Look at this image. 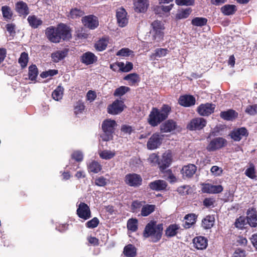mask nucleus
Wrapping results in <instances>:
<instances>
[{
	"label": "nucleus",
	"instance_id": "6ab92c4d",
	"mask_svg": "<svg viewBox=\"0 0 257 257\" xmlns=\"http://www.w3.org/2000/svg\"><path fill=\"white\" fill-rule=\"evenodd\" d=\"M196 100L195 97L190 95H185L180 97L179 103L181 105L185 107H190L194 105Z\"/></svg>",
	"mask_w": 257,
	"mask_h": 257
},
{
	"label": "nucleus",
	"instance_id": "e433bc0d",
	"mask_svg": "<svg viewBox=\"0 0 257 257\" xmlns=\"http://www.w3.org/2000/svg\"><path fill=\"white\" fill-rule=\"evenodd\" d=\"M63 91L64 89L62 87L58 86L52 94L53 98L56 101L61 99L63 95Z\"/></svg>",
	"mask_w": 257,
	"mask_h": 257
},
{
	"label": "nucleus",
	"instance_id": "473e14b6",
	"mask_svg": "<svg viewBox=\"0 0 257 257\" xmlns=\"http://www.w3.org/2000/svg\"><path fill=\"white\" fill-rule=\"evenodd\" d=\"M197 216L195 214H189L185 216V223L184 225V227L189 228L196 222Z\"/></svg>",
	"mask_w": 257,
	"mask_h": 257
},
{
	"label": "nucleus",
	"instance_id": "20e7f679",
	"mask_svg": "<svg viewBox=\"0 0 257 257\" xmlns=\"http://www.w3.org/2000/svg\"><path fill=\"white\" fill-rule=\"evenodd\" d=\"M152 27L150 34L152 39L158 42H160L164 37L163 25L161 22L157 20L152 23Z\"/></svg>",
	"mask_w": 257,
	"mask_h": 257
},
{
	"label": "nucleus",
	"instance_id": "0eeeda50",
	"mask_svg": "<svg viewBox=\"0 0 257 257\" xmlns=\"http://www.w3.org/2000/svg\"><path fill=\"white\" fill-rule=\"evenodd\" d=\"M163 136L158 133L154 134L147 142V148L149 150H155L158 148L162 143Z\"/></svg>",
	"mask_w": 257,
	"mask_h": 257
},
{
	"label": "nucleus",
	"instance_id": "e2e57ef3",
	"mask_svg": "<svg viewBox=\"0 0 257 257\" xmlns=\"http://www.w3.org/2000/svg\"><path fill=\"white\" fill-rule=\"evenodd\" d=\"M210 171L213 174L216 176L220 175L222 172V169L216 166H212Z\"/></svg>",
	"mask_w": 257,
	"mask_h": 257
},
{
	"label": "nucleus",
	"instance_id": "39448f33",
	"mask_svg": "<svg viewBox=\"0 0 257 257\" xmlns=\"http://www.w3.org/2000/svg\"><path fill=\"white\" fill-rule=\"evenodd\" d=\"M116 125L117 124L114 120L107 119L103 121L102 128L106 135L104 138H103V140L107 141L110 139L111 135L114 132Z\"/></svg>",
	"mask_w": 257,
	"mask_h": 257
},
{
	"label": "nucleus",
	"instance_id": "f03ea898",
	"mask_svg": "<svg viewBox=\"0 0 257 257\" xmlns=\"http://www.w3.org/2000/svg\"><path fill=\"white\" fill-rule=\"evenodd\" d=\"M170 110L171 107L168 105H164L161 109L153 108L149 116V123L153 126L158 125L167 118Z\"/></svg>",
	"mask_w": 257,
	"mask_h": 257
},
{
	"label": "nucleus",
	"instance_id": "6e6d98bb",
	"mask_svg": "<svg viewBox=\"0 0 257 257\" xmlns=\"http://www.w3.org/2000/svg\"><path fill=\"white\" fill-rule=\"evenodd\" d=\"M58 73V70H49L48 71L43 72L40 76L42 78H47L49 76H53L56 75Z\"/></svg>",
	"mask_w": 257,
	"mask_h": 257
},
{
	"label": "nucleus",
	"instance_id": "338daca9",
	"mask_svg": "<svg viewBox=\"0 0 257 257\" xmlns=\"http://www.w3.org/2000/svg\"><path fill=\"white\" fill-rule=\"evenodd\" d=\"M121 131L126 134H131L133 131L132 126L127 125H123L121 126Z\"/></svg>",
	"mask_w": 257,
	"mask_h": 257
},
{
	"label": "nucleus",
	"instance_id": "7ed1b4c3",
	"mask_svg": "<svg viewBox=\"0 0 257 257\" xmlns=\"http://www.w3.org/2000/svg\"><path fill=\"white\" fill-rule=\"evenodd\" d=\"M163 229L162 224H157L155 222H150L145 227L144 236L150 237L153 242H156L161 238Z\"/></svg>",
	"mask_w": 257,
	"mask_h": 257
},
{
	"label": "nucleus",
	"instance_id": "09e8293b",
	"mask_svg": "<svg viewBox=\"0 0 257 257\" xmlns=\"http://www.w3.org/2000/svg\"><path fill=\"white\" fill-rule=\"evenodd\" d=\"M130 90V88L126 86H120L116 89L114 91V95L117 96H120L124 94L126 92Z\"/></svg>",
	"mask_w": 257,
	"mask_h": 257
},
{
	"label": "nucleus",
	"instance_id": "bb28decb",
	"mask_svg": "<svg viewBox=\"0 0 257 257\" xmlns=\"http://www.w3.org/2000/svg\"><path fill=\"white\" fill-rule=\"evenodd\" d=\"M238 113L232 109H229L226 111H222L220 113V117L227 120H232L237 116Z\"/></svg>",
	"mask_w": 257,
	"mask_h": 257
},
{
	"label": "nucleus",
	"instance_id": "f704fd0d",
	"mask_svg": "<svg viewBox=\"0 0 257 257\" xmlns=\"http://www.w3.org/2000/svg\"><path fill=\"white\" fill-rule=\"evenodd\" d=\"M124 254L128 257H134L136 255V249L132 244H128L125 246L123 250Z\"/></svg>",
	"mask_w": 257,
	"mask_h": 257
},
{
	"label": "nucleus",
	"instance_id": "f8f14e48",
	"mask_svg": "<svg viewBox=\"0 0 257 257\" xmlns=\"http://www.w3.org/2000/svg\"><path fill=\"white\" fill-rule=\"evenodd\" d=\"M123 106V101L116 100L112 104L108 106L107 111L109 113L113 115L117 114L122 111Z\"/></svg>",
	"mask_w": 257,
	"mask_h": 257
},
{
	"label": "nucleus",
	"instance_id": "79ce46f5",
	"mask_svg": "<svg viewBox=\"0 0 257 257\" xmlns=\"http://www.w3.org/2000/svg\"><path fill=\"white\" fill-rule=\"evenodd\" d=\"M84 14V12L80 9L74 8L72 9L68 16L69 18L72 19H77L82 16Z\"/></svg>",
	"mask_w": 257,
	"mask_h": 257
},
{
	"label": "nucleus",
	"instance_id": "c9c22d12",
	"mask_svg": "<svg viewBox=\"0 0 257 257\" xmlns=\"http://www.w3.org/2000/svg\"><path fill=\"white\" fill-rule=\"evenodd\" d=\"M100 157L104 160H109L113 158L115 155L114 151L104 150L99 153Z\"/></svg>",
	"mask_w": 257,
	"mask_h": 257
},
{
	"label": "nucleus",
	"instance_id": "f257e3e1",
	"mask_svg": "<svg viewBox=\"0 0 257 257\" xmlns=\"http://www.w3.org/2000/svg\"><path fill=\"white\" fill-rule=\"evenodd\" d=\"M46 35L52 43H59L61 39L68 40L71 38L70 30L66 25L61 24L57 28L50 27L46 30Z\"/></svg>",
	"mask_w": 257,
	"mask_h": 257
},
{
	"label": "nucleus",
	"instance_id": "72a5a7b5",
	"mask_svg": "<svg viewBox=\"0 0 257 257\" xmlns=\"http://www.w3.org/2000/svg\"><path fill=\"white\" fill-rule=\"evenodd\" d=\"M108 40L107 38H102L98 41L95 45V49L102 51L105 50L108 45Z\"/></svg>",
	"mask_w": 257,
	"mask_h": 257
},
{
	"label": "nucleus",
	"instance_id": "cd10ccee",
	"mask_svg": "<svg viewBox=\"0 0 257 257\" xmlns=\"http://www.w3.org/2000/svg\"><path fill=\"white\" fill-rule=\"evenodd\" d=\"M236 10V7L234 5H225L221 8V12L225 16L233 15Z\"/></svg>",
	"mask_w": 257,
	"mask_h": 257
},
{
	"label": "nucleus",
	"instance_id": "ea45409f",
	"mask_svg": "<svg viewBox=\"0 0 257 257\" xmlns=\"http://www.w3.org/2000/svg\"><path fill=\"white\" fill-rule=\"evenodd\" d=\"M154 205H146L144 206L141 210V215L143 216H147L152 213L155 209Z\"/></svg>",
	"mask_w": 257,
	"mask_h": 257
},
{
	"label": "nucleus",
	"instance_id": "774afa93",
	"mask_svg": "<svg viewBox=\"0 0 257 257\" xmlns=\"http://www.w3.org/2000/svg\"><path fill=\"white\" fill-rule=\"evenodd\" d=\"M245 255L244 250L238 248L235 251L233 257H245Z\"/></svg>",
	"mask_w": 257,
	"mask_h": 257
},
{
	"label": "nucleus",
	"instance_id": "37998d69",
	"mask_svg": "<svg viewBox=\"0 0 257 257\" xmlns=\"http://www.w3.org/2000/svg\"><path fill=\"white\" fill-rule=\"evenodd\" d=\"M191 12V8L182 9L176 15L178 19H186L189 17Z\"/></svg>",
	"mask_w": 257,
	"mask_h": 257
},
{
	"label": "nucleus",
	"instance_id": "4be33fe9",
	"mask_svg": "<svg viewBox=\"0 0 257 257\" xmlns=\"http://www.w3.org/2000/svg\"><path fill=\"white\" fill-rule=\"evenodd\" d=\"M247 222L249 225L253 227L257 226V214L254 209H249L247 212Z\"/></svg>",
	"mask_w": 257,
	"mask_h": 257
},
{
	"label": "nucleus",
	"instance_id": "a19ab883",
	"mask_svg": "<svg viewBox=\"0 0 257 257\" xmlns=\"http://www.w3.org/2000/svg\"><path fill=\"white\" fill-rule=\"evenodd\" d=\"M124 79L128 81L130 85H134L140 81L139 77L136 73L128 74L124 77Z\"/></svg>",
	"mask_w": 257,
	"mask_h": 257
},
{
	"label": "nucleus",
	"instance_id": "393cba45",
	"mask_svg": "<svg viewBox=\"0 0 257 257\" xmlns=\"http://www.w3.org/2000/svg\"><path fill=\"white\" fill-rule=\"evenodd\" d=\"M177 128V125L173 120H168L161 125V131L164 133L171 132Z\"/></svg>",
	"mask_w": 257,
	"mask_h": 257
},
{
	"label": "nucleus",
	"instance_id": "bf43d9fd",
	"mask_svg": "<svg viewBox=\"0 0 257 257\" xmlns=\"http://www.w3.org/2000/svg\"><path fill=\"white\" fill-rule=\"evenodd\" d=\"M107 180L103 177L101 176L96 178L95 180V183L99 186H104L107 183Z\"/></svg>",
	"mask_w": 257,
	"mask_h": 257
},
{
	"label": "nucleus",
	"instance_id": "1a4fd4ad",
	"mask_svg": "<svg viewBox=\"0 0 257 257\" xmlns=\"http://www.w3.org/2000/svg\"><path fill=\"white\" fill-rule=\"evenodd\" d=\"M215 107V104L212 103L201 104L198 107L197 111L201 116H208L214 112Z\"/></svg>",
	"mask_w": 257,
	"mask_h": 257
},
{
	"label": "nucleus",
	"instance_id": "69168bd1",
	"mask_svg": "<svg viewBox=\"0 0 257 257\" xmlns=\"http://www.w3.org/2000/svg\"><path fill=\"white\" fill-rule=\"evenodd\" d=\"M87 99L90 102L93 101L96 98V95L95 92L92 90H89L87 93Z\"/></svg>",
	"mask_w": 257,
	"mask_h": 257
},
{
	"label": "nucleus",
	"instance_id": "de8ad7c7",
	"mask_svg": "<svg viewBox=\"0 0 257 257\" xmlns=\"http://www.w3.org/2000/svg\"><path fill=\"white\" fill-rule=\"evenodd\" d=\"M2 11L3 17L7 19H11L12 17V12L11 8L7 6H3L2 8Z\"/></svg>",
	"mask_w": 257,
	"mask_h": 257
},
{
	"label": "nucleus",
	"instance_id": "a211bd4d",
	"mask_svg": "<svg viewBox=\"0 0 257 257\" xmlns=\"http://www.w3.org/2000/svg\"><path fill=\"white\" fill-rule=\"evenodd\" d=\"M127 13L125 10L122 8L118 9L116 11V18L117 23L119 26L124 27L128 23V19L126 17Z\"/></svg>",
	"mask_w": 257,
	"mask_h": 257
},
{
	"label": "nucleus",
	"instance_id": "4d7b16f0",
	"mask_svg": "<svg viewBox=\"0 0 257 257\" xmlns=\"http://www.w3.org/2000/svg\"><path fill=\"white\" fill-rule=\"evenodd\" d=\"M99 223V220L96 217H94L86 223V226L88 228H93L96 227Z\"/></svg>",
	"mask_w": 257,
	"mask_h": 257
},
{
	"label": "nucleus",
	"instance_id": "c85d7f7f",
	"mask_svg": "<svg viewBox=\"0 0 257 257\" xmlns=\"http://www.w3.org/2000/svg\"><path fill=\"white\" fill-rule=\"evenodd\" d=\"M215 218L211 215L206 216L202 220V226L205 229H210L214 225Z\"/></svg>",
	"mask_w": 257,
	"mask_h": 257
},
{
	"label": "nucleus",
	"instance_id": "864d4df0",
	"mask_svg": "<svg viewBox=\"0 0 257 257\" xmlns=\"http://www.w3.org/2000/svg\"><path fill=\"white\" fill-rule=\"evenodd\" d=\"M133 53V52L128 48H122L117 52L116 55L127 57L131 55Z\"/></svg>",
	"mask_w": 257,
	"mask_h": 257
},
{
	"label": "nucleus",
	"instance_id": "5fc2aeb1",
	"mask_svg": "<svg viewBox=\"0 0 257 257\" xmlns=\"http://www.w3.org/2000/svg\"><path fill=\"white\" fill-rule=\"evenodd\" d=\"M176 4L178 6H193L195 3L194 0H175Z\"/></svg>",
	"mask_w": 257,
	"mask_h": 257
},
{
	"label": "nucleus",
	"instance_id": "f3484780",
	"mask_svg": "<svg viewBox=\"0 0 257 257\" xmlns=\"http://www.w3.org/2000/svg\"><path fill=\"white\" fill-rule=\"evenodd\" d=\"M202 191L206 193H218L223 190L221 185H213L209 184H202Z\"/></svg>",
	"mask_w": 257,
	"mask_h": 257
},
{
	"label": "nucleus",
	"instance_id": "c03bdc74",
	"mask_svg": "<svg viewBox=\"0 0 257 257\" xmlns=\"http://www.w3.org/2000/svg\"><path fill=\"white\" fill-rule=\"evenodd\" d=\"M179 227L176 224L170 225L166 230V234L168 236H175L177 233Z\"/></svg>",
	"mask_w": 257,
	"mask_h": 257
},
{
	"label": "nucleus",
	"instance_id": "0e129e2a",
	"mask_svg": "<svg viewBox=\"0 0 257 257\" xmlns=\"http://www.w3.org/2000/svg\"><path fill=\"white\" fill-rule=\"evenodd\" d=\"M245 174L247 176L251 179H253L255 177L254 169L253 167H250L247 169L245 171Z\"/></svg>",
	"mask_w": 257,
	"mask_h": 257
},
{
	"label": "nucleus",
	"instance_id": "5701e85b",
	"mask_svg": "<svg viewBox=\"0 0 257 257\" xmlns=\"http://www.w3.org/2000/svg\"><path fill=\"white\" fill-rule=\"evenodd\" d=\"M97 60V57L95 55L90 52H86L81 56V61L86 65L93 64Z\"/></svg>",
	"mask_w": 257,
	"mask_h": 257
},
{
	"label": "nucleus",
	"instance_id": "ddd939ff",
	"mask_svg": "<svg viewBox=\"0 0 257 257\" xmlns=\"http://www.w3.org/2000/svg\"><path fill=\"white\" fill-rule=\"evenodd\" d=\"M226 142L222 138H217L212 140L207 147V150L210 152L219 149L224 146Z\"/></svg>",
	"mask_w": 257,
	"mask_h": 257
},
{
	"label": "nucleus",
	"instance_id": "13d9d810",
	"mask_svg": "<svg viewBox=\"0 0 257 257\" xmlns=\"http://www.w3.org/2000/svg\"><path fill=\"white\" fill-rule=\"evenodd\" d=\"M71 157L76 161L80 162L83 160V156L81 152L77 151L73 152L71 155Z\"/></svg>",
	"mask_w": 257,
	"mask_h": 257
},
{
	"label": "nucleus",
	"instance_id": "9d476101",
	"mask_svg": "<svg viewBox=\"0 0 257 257\" xmlns=\"http://www.w3.org/2000/svg\"><path fill=\"white\" fill-rule=\"evenodd\" d=\"M82 21L85 27L92 30L96 28L99 25L97 18L93 15H89L83 17Z\"/></svg>",
	"mask_w": 257,
	"mask_h": 257
},
{
	"label": "nucleus",
	"instance_id": "2eb2a0df",
	"mask_svg": "<svg viewBox=\"0 0 257 257\" xmlns=\"http://www.w3.org/2000/svg\"><path fill=\"white\" fill-rule=\"evenodd\" d=\"M196 170L197 167L193 164H190L184 166L182 168L181 172L184 179L190 178L194 175Z\"/></svg>",
	"mask_w": 257,
	"mask_h": 257
},
{
	"label": "nucleus",
	"instance_id": "9b49d317",
	"mask_svg": "<svg viewBox=\"0 0 257 257\" xmlns=\"http://www.w3.org/2000/svg\"><path fill=\"white\" fill-rule=\"evenodd\" d=\"M77 214L80 218L84 220L89 218L91 217V212L88 206L84 203L81 202L77 209Z\"/></svg>",
	"mask_w": 257,
	"mask_h": 257
},
{
	"label": "nucleus",
	"instance_id": "2f4dec72",
	"mask_svg": "<svg viewBox=\"0 0 257 257\" xmlns=\"http://www.w3.org/2000/svg\"><path fill=\"white\" fill-rule=\"evenodd\" d=\"M67 52L65 50L57 51L51 54L52 60L54 62H58L65 57Z\"/></svg>",
	"mask_w": 257,
	"mask_h": 257
},
{
	"label": "nucleus",
	"instance_id": "4c0bfd02",
	"mask_svg": "<svg viewBox=\"0 0 257 257\" xmlns=\"http://www.w3.org/2000/svg\"><path fill=\"white\" fill-rule=\"evenodd\" d=\"M207 19L205 18L196 17L192 20V25L197 27H202L206 25Z\"/></svg>",
	"mask_w": 257,
	"mask_h": 257
},
{
	"label": "nucleus",
	"instance_id": "3c124183",
	"mask_svg": "<svg viewBox=\"0 0 257 257\" xmlns=\"http://www.w3.org/2000/svg\"><path fill=\"white\" fill-rule=\"evenodd\" d=\"M245 111L249 115H255L257 114V104L247 106Z\"/></svg>",
	"mask_w": 257,
	"mask_h": 257
},
{
	"label": "nucleus",
	"instance_id": "412c9836",
	"mask_svg": "<svg viewBox=\"0 0 257 257\" xmlns=\"http://www.w3.org/2000/svg\"><path fill=\"white\" fill-rule=\"evenodd\" d=\"M15 10L20 16L26 17L29 14V8L27 4L23 1L18 2L16 4Z\"/></svg>",
	"mask_w": 257,
	"mask_h": 257
},
{
	"label": "nucleus",
	"instance_id": "58836bf2",
	"mask_svg": "<svg viewBox=\"0 0 257 257\" xmlns=\"http://www.w3.org/2000/svg\"><path fill=\"white\" fill-rule=\"evenodd\" d=\"M38 74V70L36 65H32L29 67V78L32 81L35 80Z\"/></svg>",
	"mask_w": 257,
	"mask_h": 257
},
{
	"label": "nucleus",
	"instance_id": "680f3d73",
	"mask_svg": "<svg viewBox=\"0 0 257 257\" xmlns=\"http://www.w3.org/2000/svg\"><path fill=\"white\" fill-rule=\"evenodd\" d=\"M189 189V186H182L178 188L177 191L178 193L182 195H186L188 193Z\"/></svg>",
	"mask_w": 257,
	"mask_h": 257
},
{
	"label": "nucleus",
	"instance_id": "052dcab7",
	"mask_svg": "<svg viewBox=\"0 0 257 257\" xmlns=\"http://www.w3.org/2000/svg\"><path fill=\"white\" fill-rule=\"evenodd\" d=\"M85 106L82 103L78 102L75 106L74 110L76 114H79L84 110Z\"/></svg>",
	"mask_w": 257,
	"mask_h": 257
},
{
	"label": "nucleus",
	"instance_id": "603ef678",
	"mask_svg": "<svg viewBox=\"0 0 257 257\" xmlns=\"http://www.w3.org/2000/svg\"><path fill=\"white\" fill-rule=\"evenodd\" d=\"M246 220L244 217H239L235 222L236 227L240 228H242L247 223Z\"/></svg>",
	"mask_w": 257,
	"mask_h": 257
},
{
	"label": "nucleus",
	"instance_id": "4468645a",
	"mask_svg": "<svg viewBox=\"0 0 257 257\" xmlns=\"http://www.w3.org/2000/svg\"><path fill=\"white\" fill-rule=\"evenodd\" d=\"M172 160V155L170 151L165 152L163 156L161 162H159L160 168L162 171L164 170L171 164Z\"/></svg>",
	"mask_w": 257,
	"mask_h": 257
},
{
	"label": "nucleus",
	"instance_id": "423d86ee",
	"mask_svg": "<svg viewBox=\"0 0 257 257\" xmlns=\"http://www.w3.org/2000/svg\"><path fill=\"white\" fill-rule=\"evenodd\" d=\"M124 182L128 186L137 187L142 184V178L140 175L135 174H128L124 177Z\"/></svg>",
	"mask_w": 257,
	"mask_h": 257
},
{
	"label": "nucleus",
	"instance_id": "dca6fc26",
	"mask_svg": "<svg viewBox=\"0 0 257 257\" xmlns=\"http://www.w3.org/2000/svg\"><path fill=\"white\" fill-rule=\"evenodd\" d=\"M135 11L138 13H144L149 5V0H133Z\"/></svg>",
	"mask_w": 257,
	"mask_h": 257
},
{
	"label": "nucleus",
	"instance_id": "c756f323",
	"mask_svg": "<svg viewBox=\"0 0 257 257\" xmlns=\"http://www.w3.org/2000/svg\"><path fill=\"white\" fill-rule=\"evenodd\" d=\"M29 25L34 29L37 28L42 24V21L35 15L29 16L27 19Z\"/></svg>",
	"mask_w": 257,
	"mask_h": 257
},
{
	"label": "nucleus",
	"instance_id": "a18cd8bd",
	"mask_svg": "<svg viewBox=\"0 0 257 257\" xmlns=\"http://www.w3.org/2000/svg\"><path fill=\"white\" fill-rule=\"evenodd\" d=\"M127 229L132 231H135L138 229V220L136 219H130L127 223Z\"/></svg>",
	"mask_w": 257,
	"mask_h": 257
},
{
	"label": "nucleus",
	"instance_id": "49530a36",
	"mask_svg": "<svg viewBox=\"0 0 257 257\" xmlns=\"http://www.w3.org/2000/svg\"><path fill=\"white\" fill-rule=\"evenodd\" d=\"M28 62V55L26 52L21 53L20 57L19 59V63L22 68H25L27 65Z\"/></svg>",
	"mask_w": 257,
	"mask_h": 257
},
{
	"label": "nucleus",
	"instance_id": "b1692460",
	"mask_svg": "<svg viewBox=\"0 0 257 257\" xmlns=\"http://www.w3.org/2000/svg\"><path fill=\"white\" fill-rule=\"evenodd\" d=\"M167 186V182L162 180H158L151 182L149 187L153 190L161 191L166 189Z\"/></svg>",
	"mask_w": 257,
	"mask_h": 257
},
{
	"label": "nucleus",
	"instance_id": "8fccbe9b",
	"mask_svg": "<svg viewBox=\"0 0 257 257\" xmlns=\"http://www.w3.org/2000/svg\"><path fill=\"white\" fill-rule=\"evenodd\" d=\"M168 50L167 49H157L155 50L153 56H154L155 57L161 58L165 56L166 54L168 53Z\"/></svg>",
	"mask_w": 257,
	"mask_h": 257
},
{
	"label": "nucleus",
	"instance_id": "aec40b11",
	"mask_svg": "<svg viewBox=\"0 0 257 257\" xmlns=\"http://www.w3.org/2000/svg\"><path fill=\"white\" fill-rule=\"evenodd\" d=\"M247 130L244 127H241L233 131L230 136L235 141H239L242 137L247 136Z\"/></svg>",
	"mask_w": 257,
	"mask_h": 257
},
{
	"label": "nucleus",
	"instance_id": "7c9ffc66",
	"mask_svg": "<svg viewBox=\"0 0 257 257\" xmlns=\"http://www.w3.org/2000/svg\"><path fill=\"white\" fill-rule=\"evenodd\" d=\"M88 171L89 172L97 173L102 169L101 165L97 162L93 161L87 165Z\"/></svg>",
	"mask_w": 257,
	"mask_h": 257
},
{
	"label": "nucleus",
	"instance_id": "6e6552de",
	"mask_svg": "<svg viewBox=\"0 0 257 257\" xmlns=\"http://www.w3.org/2000/svg\"><path fill=\"white\" fill-rule=\"evenodd\" d=\"M206 125V120L202 117L192 119L187 126L188 128L191 131L200 130Z\"/></svg>",
	"mask_w": 257,
	"mask_h": 257
},
{
	"label": "nucleus",
	"instance_id": "a878e982",
	"mask_svg": "<svg viewBox=\"0 0 257 257\" xmlns=\"http://www.w3.org/2000/svg\"><path fill=\"white\" fill-rule=\"evenodd\" d=\"M193 243L195 247L198 249H204L206 248L208 244L207 239L201 236L194 238Z\"/></svg>",
	"mask_w": 257,
	"mask_h": 257
}]
</instances>
